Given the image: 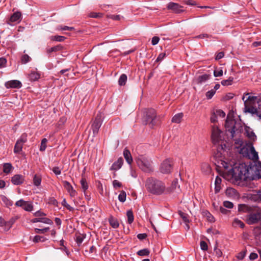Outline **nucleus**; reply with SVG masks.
<instances>
[{"mask_svg": "<svg viewBox=\"0 0 261 261\" xmlns=\"http://www.w3.org/2000/svg\"><path fill=\"white\" fill-rule=\"evenodd\" d=\"M216 164L224 169L221 173L224 178L228 181L234 182L240 180H246L251 177L250 172L254 171L257 178L261 177V162H258L252 167L245 164L237 165L234 162H226L221 158V153L216 155Z\"/></svg>", "mask_w": 261, "mask_h": 261, "instance_id": "1", "label": "nucleus"}, {"mask_svg": "<svg viewBox=\"0 0 261 261\" xmlns=\"http://www.w3.org/2000/svg\"><path fill=\"white\" fill-rule=\"evenodd\" d=\"M211 138L213 143L215 145L218 146L217 152L215 153L214 155V163L216 166L217 167V169L221 173H222V171L224 170V169H223L222 168H220L216 164V163L217 161L216 159V155L218 153H221V158H223V160L225 161L226 162H228L227 160L224 157L226 145L225 144V142L224 141V133L217 127L214 126L212 128Z\"/></svg>", "mask_w": 261, "mask_h": 261, "instance_id": "2", "label": "nucleus"}, {"mask_svg": "<svg viewBox=\"0 0 261 261\" xmlns=\"http://www.w3.org/2000/svg\"><path fill=\"white\" fill-rule=\"evenodd\" d=\"M145 186L147 191L153 195H160L168 191L164 182L153 177L148 178L146 180Z\"/></svg>", "mask_w": 261, "mask_h": 261, "instance_id": "3", "label": "nucleus"}, {"mask_svg": "<svg viewBox=\"0 0 261 261\" xmlns=\"http://www.w3.org/2000/svg\"><path fill=\"white\" fill-rule=\"evenodd\" d=\"M246 93L242 97L245 107H249V111L256 114L261 119V99L256 96H248Z\"/></svg>", "mask_w": 261, "mask_h": 261, "instance_id": "4", "label": "nucleus"}, {"mask_svg": "<svg viewBox=\"0 0 261 261\" xmlns=\"http://www.w3.org/2000/svg\"><path fill=\"white\" fill-rule=\"evenodd\" d=\"M226 131L230 133V136L233 138L238 134H240L243 129V126L241 123L235 121L230 116V114L227 115L225 122Z\"/></svg>", "mask_w": 261, "mask_h": 261, "instance_id": "5", "label": "nucleus"}, {"mask_svg": "<svg viewBox=\"0 0 261 261\" xmlns=\"http://www.w3.org/2000/svg\"><path fill=\"white\" fill-rule=\"evenodd\" d=\"M139 167L145 172H149L152 170L151 162L146 156L139 155L136 159Z\"/></svg>", "mask_w": 261, "mask_h": 261, "instance_id": "6", "label": "nucleus"}, {"mask_svg": "<svg viewBox=\"0 0 261 261\" xmlns=\"http://www.w3.org/2000/svg\"><path fill=\"white\" fill-rule=\"evenodd\" d=\"M240 153L244 156L254 161H257L258 159L257 152L255 150L253 146H247L243 147L240 150Z\"/></svg>", "mask_w": 261, "mask_h": 261, "instance_id": "7", "label": "nucleus"}, {"mask_svg": "<svg viewBox=\"0 0 261 261\" xmlns=\"http://www.w3.org/2000/svg\"><path fill=\"white\" fill-rule=\"evenodd\" d=\"M261 220V210L256 209L250 212L247 216V222L248 224H253L257 223Z\"/></svg>", "mask_w": 261, "mask_h": 261, "instance_id": "8", "label": "nucleus"}, {"mask_svg": "<svg viewBox=\"0 0 261 261\" xmlns=\"http://www.w3.org/2000/svg\"><path fill=\"white\" fill-rule=\"evenodd\" d=\"M173 162L170 159L164 160L161 165L160 171L163 174L170 173L172 170Z\"/></svg>", "mask_w": 261, "mask_h": 261, "instance_id": "9", "label": "nucleus"}, {"mask_svg": "<svg viewBox=\"0 0 261 261\" xmlns=\"http://www.w3.org/2000/svg\"><path fill=\"white\" fill-rule=\"evenodd\" d=\"M27 141V135L23 134L17 141L14 148L15 153H19L22 149L23 145Z\"/></svg>", "mask_w": 261, "mask_h": 261, "instance_id": "10", "label": "nucleus"}, {"mask_svg": "<svg viewBox=\"0 0 261 261\" xmlns=\"http://www.w3.org/2000/svg\"><path fill=\"white\" fill-rule=\"evenodd\" d=\"M16 206L22 207L24 211L31 212L33 210V205L32 202L25 201L21 199L17 201L15 204Z\"/></svg>", "mask_w": 261, "mask_h": 261, "instance_id": "11", "label": "nucleus"}, {"mask_svg": "<svg viewBox=\"0 0 261 261\" xmlns=\"http://www.w3.org/2000/svg\"><path fill=\"white\" fill-rule=\"evenodd\" d=\"M156 118V112L153 109H149L146 112V123L151 124L152 126L155 124V120Z\"/></svg>", "mask_w": 261, "mask_h": 261, "instance_id": "12", "label": "nucleus"}, {"mask_svg": "<svg viewBox=\"0 0 261 261\" xmlns=\"http://www.w3.org/2000/svg\"><path fill=\"white\" fill-rule=\"evenodd\" d=\"M64 188L69 194L71 198L74 197L76 194V191L73 189L72 185L67 181L64 180L62 181Z\"/></svg>", "mask_w": 261, "mask_h": 261, "instance_id": "13", "label": "nucleus"}, {"mask_svg": "<svg viewBox=\"0 0 261 261\" xmlns=\"http://www.w3.org/2000/svg\"><path fill=\"white\" fill-rule=\"evenodd\" d=\"M167 8L171 10L174 12L178 13L184 11L183 7L177 3L173 2L169 3L167 5Z\"/></svg>", "mask_w": 261, "mask_h": 261, "instance_id": "14", "label": "nucleus"}, {"mask_svg": "<svg viewBox=\"0 0 261 261\" xmlns=\"http://www.w3.org/2000/svg\"><path fill=\"white\" fill-rule=\"evenodd\" d=\"M24 181V177L21 174H15L11 178V182L14 185H20Z\"/></svg>", "mask_w": 261, "mask_h": 261, "instance_id": "15", "label": "nucleus"}, {"mask_svg": "<svg viewBox=\"0 0 261 261\" xmlns=\"http://www.w3.org/2000/svg\"><path fill=\"white\" fill-rule=\"evenodd\" d=\"M5 85L7 88H20L22 84L19 81L11 80L7 82Z\"/></svg>", "mask_w": 261, "mask_h": 261, "instance_id": "16", "label": "nucleus"}, {"mask_svg": "<svg viewBox=\"0 0 261 261\" xmlns=\"http://www.w3.org/2000/svg\"><path fill=\"white\" fill-rule=\"evenodd\" d=\"M226 195L230 198H237L239 197L237 191L233 188H228L225 191Z\"/></svg>", "mask_w": 261, "mask_h": 261, "instance_id": "17", "label": "nucleus"}, {"mask_svg": "<svg viewBox=\"0 0 261 261\" xmlns=\"http://www.w3.org/2000/svg\"><path fill=\"white\" fill-rule=\"evenodd\" d=\"M245 134L250 140L254 141L256 139V136L252 129L248 126H245Z\"/></svg>", "mask_w": 261, "mask_h": 261, "instance_id": "18", "label": "nucleus"}, {"mask_svg": "<svg viewBox=\"0 0 261 261\" xmlns=\"http://www.w3.org/2000/svg\"><path fill=\"white\" fill-rule=\"evenodd\" d=\"M37 218L32 220L33 223L41 222L47 224H52L53 222L51 220L45 217H36Z\"/></svg>", "mask_w": 261, "mask_h": 261, "instance_id": "19", "label": "nucleus"}, {"mask_svg": "<svg viewBox=\"0 0 261 261\" xmlns=\"http://www.w3.org/2000/svg\"><path fill=\"white\" fill-rule=\"evenodd\" d=\"M123 160L122 158H119L116 162H115L111 167L112 170H119L123 165Z\"/></svg>", "mask_w": 261, "mask_h": 261, "instance_id": "20", "label": "nucleus"}, {"mask_svg": "<svg viewBox=\"0 0 261 261\" xmlns=\"http://www.w3.org/2000/svg\"><path fill=\"white\" fill-rule=\"evenodd\" d=\"M21 14L20 12H16L14 13L10 17L8 23L11 24L10 22H19L21 20Z\"/></svg>", "mask_w": 261, "mask_h": 261, "instance_id": "21", "label": "nucleus"}, {"mask_svg": "<svg viewBox=\"0 0 261 261\" xmlns=\"http://www.w3.org/2000/svg\"><path fill=\"white\" fill-rule=\"evenodd\" d=\"M102 123L99 119L95 120L92 125V129L94 134H97L101 125Z\"/></svg>", "mask_w": 261, "mask_h": 261, "instance_id": "22", "label": "nucleus"}, {"mask_svg": "<svg viewBox=\"0 0 261 261\" xmlns=\"http://www.w3.org/2000/svg\"><path fill=\"white\" fill-rule=\"evenodd\" d=\"M123 154L126 161L128 164L130 165L133 162V159L130 151L127 149L125 148Z\"/></svg>", "mask_w": 261, "mask_h": 261, "instance_id": "23", "label": "nucleus"}, {"mask_svg": "<svg viewBox=\"0 0 261 261\" xmlns=\"http://www.w3.org/2000/svg\"><path fill=\"white\" fill-rule=\"evenodd\" d=\"M42 181V177L40 175L35 174L33 177V184L34 186L38 188L40 185Z\"/></svg>", "mask_w": 261, "mask_h": 261, "instance_id": "24", "label": "nucleus"}, {"mask_svg": "<svg viewBox=\"0 0 261 261\" xmlns=\"http://www.w3.org/2000/svg\"><path fill=\"white\" fill-rule=\"evenodd\" d=\"M211 75L208 74H204L197 77V81L198 84H202L208 81Z\"/></svg>", "mask_w": 261, "mask_h": 261, "instance_id": "25", "label": "nucleus"}, {"mask_svg": "<svg viewBox=\"0 0 261 261\" xmlns=\"http://www.w3.org/2000/svg\"><path fill=\"white\" fill-rule=\"evenodd\" d=\"M14 168L10 163H4L3 164V172L6 174H8L12 172Z\"/></svg>", "mask_w": 261, "mask_h": 261, "instance_id": "26", "label": "nucleus"}, {"mask_svg": "<svg viewBox=\"0 0 261 261\" xmlns=\"http://www.w3.org/2000/svg\"><path fill=\"white\" fill-rule=\"evenodd\" d=\"M184 114L182 113H179L175 114L172 118V122L175 123H179L183 118Z\"/></svg>", "mask_w": 261, "mask_h": 261, "instance_id": "27", "label": "nucleus"}, {"mask_svg": "<svg viewBox=\"0 0 261 261\" xmlns=\"http://www.w3.org/2000/svg\"><path fill=\"white\" fill-rule=\"evenodd\" d=\"M40 77V73L36 71H32L29 74V78L31 81H37Z\"/></svg>", "mask_w": 261, "mask_h": 261, "instance_id": "28", "label": "nucleus"}, {"mask_svg": "<svg viewBox=\"0 0 261 261\" xmlns=\"http://www.w3.org/2000/svg\"><path fill=\"white\" fill-rule=\"evenodd\" d=\"M75 237H76V242L77 244L79 245H80L83 242L84 240L85 239L86 234L84 233H76Z\"/></svg>", "mask_w": 261, "mask_h": 261, "instance_id": "29", "label": "nucleus"}, {"mask_svg": "<svg viewBox=\"0 0 261 261\" xmlns=\"http://www.w3.org/2000/svg\"><path fill=\"white\" fill-rule=\"evenodd\" d=\"M150 254V251L147 248H144L139 250L137 252V254L140 256H148Z\"/></svg>", "mask_w": 261, "mask_h": 261, "instance_id": "30", "label": "nucleus"}, {"mask_svg": "<svg viewBox=\"0 0 261 261\" xmlns=\"http://www.w3.org/2000/svg\"><path fill=\"white\" fill-rule=\"evenodd\" d=\"M238 211L242 212H249L250 208L245 204H241L238 205Z\"/></svg>", "mask_w": 261, "mask_h": 261, "instance_id": "31", "label": "nucleus"}, {"mask_svg": "<svg viewBox=\"0 0 261 261\" xmlns=\"http://www.w3.org/2000/svg\"><path fill=\"white\" fill-rule=\"evenodd\" d=\"M232 224L235 227H240L241 228H243L245 226L244 223L237 218L234 219Z\"/></svg>", "mask_w": 261, "mask_h": 261, "instance_id": "32", "label": "nucleus"}, {"mask_svg": "<svg viewBox=\"0 0 261 261\" xmlns=\"http://www.w3.org/2000/svg\"><path fill=\"white\" fill-rule=\"evenodd\" d=\"M126 216L127 218V222L129 224H132L134 220V217L132 210H128L126 212Z\"/></svg>", "mask_w": 261, "mask_h": 261, "instance_id": "33", "label": "nucleus"}, {"mask_svg": "<svg viewBox=\"0 0 261 261\" xmlns=\"http://www.w3.org/2000/svg\"><path fill=\"white\" fill-rule=\"evenodd\" d=\"M109 222L111 226L114 228H117L119 227V223L117 219L114 218H111L109 219Z\"/></svg>", "mask_w": 261, "mask_h": 261, "instance_id": "34", "label": "nucleus"}, {"mask_svg": "<svg viewBox=\"0 0 261 261\" xmlns=\"http://www.w3.org/2000/svg\"><path fill=\"white\" fill-rule=\"evenodd\" d=\"M222 180L221 178L218 176H217L215 179V191L216 192H218L220 190V185L221 183Z\"/></svg>", "mask_w": 261, "mask_h": 261, "instance_id": "35", "label": "nucleus"}, {"mask_svg": "<svg viewBox=\"0 0 261 261\" xmlns=\"http://www.w3.org/2000/svg\"><path fill=\"white\" fill-rule=\"evenodd\" d=\"M80 183L81 185L82 188L85 194H86V193H85L86 191L88 188V184L87 182L86 179L82 178L80 181Z\"/></svg>", "mask_w": 261, "mask_h": 261, "instance_id": "36", "label": "nucleus"}, {"mask_svg": "<svg viewBox=\"0 0 261 261\" xmlns=\"http://www.w3.org/2000/svg\"><path fill=\"white\" fill-rule=\"evenodd\" d=\"M179 188V186L178 184V181L177 179H174L172 183L171 189H169L168 188V191H166V193L167 192H170L172 191L175 190L176 189V188Z\"/></svg>", "mask_w": 261, "mask_h": 261, "instance_id": "37", "label": "nucleus"}, {"mask_svg": "<svg viewBox=\"0 0 261 261\" xmlns=\"http://www.w3.org/2000/svg\"><path fill=\"white\" fill-rule=\"evenodd\" d=\"M126 81H127V76L124 74H122L119 77V79L118 81L119 85L120 86L124 85L126 83Z\"/></svg>", "mask_w": 261, "mask_h": 261, "instance_id": "38", "label": "nucleus"}, {"mask_svg": "<svg viewBox=\"0 0 261 261\" xmlns=\"http://www.w3.org/2000/svg\"><path fill=\"white\" fill-rule=\"evenodd\" d=\"M203 215L206 217L207 221L209 222H213L215 221L214 217L208 211L203 212Z\"/></svg>", "mask_w": 261, "mask_h": 261, "instance_id": "39", "label": "nucleus"}, {"mask_svg": "<svg viewBox=\"0 0 261 261\" xmlns=\"http://www.w3.org/2000/svg\"><path fill=\"white\" fill-rule=\"evenodd\" d=\"M62 47L61 45H58L50 47L49 48H48L47 49V52L49 54L52 52H55V51L60 50L62 49Z\"/></svg>", "mask_w": 261, "mask_h": 261, "instance_id": "40", "label": "nucleus"}, {"mask_svg": "<svg viewBox=\"0 0 261 261\" xmlns=\"http://www.w3.org/2000/svg\"><path fill=\"white\" fill-rule=\"evenodd\" d=\"M50 39L53 41H56L59 42H62L64 40L65 37L62 36H53L50 37Z\"/></svg>", "mask_w": 261, "mask_h": 261, "instance_id": "41", "label": "nucleus"}, {"mask_svg": "<svg viewBox=\"0 0 261 261\" xmlns=\"http://www.w3.org/2000/svg\"><path fill=\"white\" fill-rule=\"evenodd\" d=\"M126 193L124 191H122L118 196V199L120 202H124L126 200Z\"/></svg>", "mask_w": 261, "mask_h": 261, "instance_id": "42", "label": "nucleus"}, {"mask_svg": "<svg viewBox=\"0 0 261 261\" xmlns=\"http://www.w3.org/2000/svg\"><path fill=\"white\" fill-rule=\"evenodd\" d=\"M47 142V140L46 138H44L42 140L40 147V150L41 151H43L45 150V149L46 148Z\"/></svg>", "mask_w": 261, "mask_h": 261, "instance_id": "43", "label": "nucleus"}, {"mask_svg": "<svg viewBox=\"0 0 261 261\" xmlns=\"http://www.w3.org/2000/svg\"><path fill=\"white\" fill-rule=\"evenodd\" d=\"M232 81H233V78L232 77H229L228 79L227 80H222L221 81V84L223 85V86H229V85H231L232 83Z\"/></svg>", "mask_w": 261, "mask_h": 261, "instance_id": "44", "label": "nucleus"}, {"mask_svg": "<svg viewBox=\"0 0 261 261\" xmlns=\"http://www.w3.org/2000/svg\"><path fill=\"white\" fill-rule=\"evenodd\" d=\"M223 75V70L221 69H216L214 71V75L215 77H220Z\"/></svg>", "mask_w": 261, "mask_h": 261, "instance_id": "45", "label": "nucleus"}, {"mask_svg": "<svg viewBox=\"0 0 261 261\" xmlns=\"http://www.w3.org/2000/svg\"><path fill=\"white\" fill-rule=\"evenodd\" d=\"M62 204L66 207L67 210L70 211H72L73 210V207H71L69 204H68L65 199H64L62 202Z\"/></svg>", "mask_w": 261, "mask_h": 261, "instance_id": "46", "label": "nucleus"}, {"mask_svg": "<svg viewBox=\"0 0 261 261\" xmlns=\"http://www.w3.org/2000/svg\"><path fill=\"white\" fill-rule=\"evenodd\" d=\"M31 60V58L28 55H24L21 57V62L23 64L29 62Z\"/></svg>", "mask_w": 261, "mask_h": 261, "instance_id": "47", "label": "nucleus"}, {"mask_svg": "<svg viewBox=\"0 0 261 261\" xmlns=\"http://www.w3.org/2000/svg\"><path fill=\"white\" fill-rule=\"evenodd\" d=\"M215 90H211L210 91H208L206 93V98L208 99H211L213 96L214 95V94H215Z\"/></svg>", "mask_w": 261, "mask_h": 261, "instance_id": "48", "label": "nucleus"}, {"mask_svg": "<svg viewBox=\"0 0 261 261\" xmlns=\"http://www.w3.org/2000/svg\"><path fill=\"white\" fill-rule=\"evenodd\" d=\"M113 186L115 189H118L122 187V184L117 180H114L113 181Z\"/></svg>", "mask_w": 261, "mask_h": 261, "instance_id": "49", "label": "nucleus"}, {"mask_svg": "<svg viewBox=\"0 0 261 261\" xmlns=\"http://www.w3.org/2000/svg\"><path fill=\"white\" fill-rule=\"evenodd\" d=\"M58 30H63V31H66V30H68V31H72V30H74V28L73 27H68V26H59L57 28Z\"/></svg>", "mask_w": 261, "mask_h": 261, "instance_id": "50", "label": "nucleus"}, {"mask_svg": "<svg viewBox=\"0 0 261 261\" xmlns=\"http://www.w3.org/2000/svg\"><path fill=\"white\" fill-rule=\"evenodd\" d=\"M217 116H219L221 118H224L225 116V113L221 110H217L215 112Z\"/></svg>", "mask_w": 261, "mask_h": 261, "instance_id": "51", "label": "nucleus"}, {"mask_svg": "<svg viewBox=\"0 0 261 261\" xmlns=\"http://www.w3.org/2000/svg\"><path fill=\"white\" fill-rule=\"evenodd\" d=\"M200 245V248L202 250L206 251L207 250L208 246H207V243L205 242H204L203 241H201Z\"/></svg>", "mask_w": 261, "mask_h": 261, "instance_id": "52", "label": "nucleus"}, {"mask_svg": "<svg viewBox=\"0 0 261 261\" xmlns=\"http://www.w3.org/2000/svg\"><path fill=\"white\" fill-rule=\"evenodd\" d=\"M223 205L224 207L228 208H232L233 206V203L228 201H224Z\"/></svg>", "mask_w": 261, "mask_h": 261, "instance_id": "53", "label": "nucleus"}, {"mask_svg": "<svg viewBox=\"0 0 261 261\" xmlns=\"http://www.w3.org/2000/svg\"><path fill=\"white\" fill-rule=\"evenodd\" d=\"M49 227H46L43 229H39V228H36L35 229V232L36 233H44L47 231L49 230Z\"/></svg>", "mask_w": 261, "mask_h": 261, "instance_id": "54", "label": "nucleus"}, {"mask_svg": "<svg viewBox=\"0 0 261 261\" xmlns=\"http://www.w3.org/2000/svg\"><path fill=\"white\" fill-rule=\"evenodd\" d=\"M53 172L57 175H59L61 173V170L58 167H55L52 169Z\"/></svg>", "mask_w": 261, "mask_h": 261, "instance_id": "55", "label": "nucleus"}, {"mask_svg": "<svg viewBox=\"0 0 261 261\" xmlns=\"http://www.w3.org/2000/svg\"><path fill=\"white\" fill-rule=\"evenodd\" d=\"M7 60L4 58H0V68L5 67Z\"/></svg>", "mask_w": 261, "mask_h": 261, "instance_id": "56", "label": "nucleus"}, {"mask_svg": "<svg viewBox=\"0 0 261 261\" xmlns=\"http://www.w3.org/2000/svg\"><path fill=\"white\" fill-rule=\"evenodd\" d=\"M166 57V54L164 53H161L158 57L156 61L160 62L163 60V59Z\"/></svg>", "mask_w": 261, "mask_h": 261, "instance_id": "57", "label": "nucleus"}, {"mask_svg": "<svg viewBox=\"0 0 261 261\" xmlns=\"http://www.w3.org/2000/svg\"><path fill=\"white\" fill-rule=\"evenodd\" d=\"M34 215L35 217H43V216H46V214L45 213H44L43 212H41L40 211H38L36 212L34 214Z\"/></svg>", "mask_w": 261, "mask_h": 261, "instance_id": "58", "label": "nucleus"}, {"mask_svg": "<svg viewBox=\"0 0 261 261\" xmlns=\"http://www.w3.org/2000/svg\"><path fill=\"white\" fill-rule=\"evenodd\" d=\"M243 141L241 139L235 140V144L237 145V148H239L240 146H241L243 144Z\"/></svg>", "mask_w": 261, "mask_h": 261, "instance_id": "59", "label": "nucleus"}, {"mask_svg": "<svg viewBox=\"0 0 261 261\" xmlns=\"http://www.w3.org/2000/svg\"><path fill=\"white\" fill-rule=\"evenodd\" d=\"M159 38L158 37H153L152 38V40H151V43L152 45H155L156 44H157L159 41Z\"/></svg>", "mask_w": 261, "mask_h": 261, "instance_id": "60", "label": "nucleus"}, {"mask_svg": "<svg viewBox=\"0 0 261 261\" xmlns=\"http://www.w3.org/2000/svg\"><path fill=\"white\" fill-rule=\"evenodd\" d=\"M35 242H38L39 241H43V238L40 236H36L33 240Z\"/></svg>", "mask_w": 261, "mask_h": 261, "instance_id": "61", "label": "nucleus"}, {"mask_svg": "<svg viewBox=\"0 0 261 261\" xmlns=\"http://www.w3.org/2000/svg\"><path fill=\"white\" fill-rule=\"evenodd\" d=\"M184 3L190 6H194L196 5L195 2L192 0H185Z\"/></svg>", "mask_w": 261, "mask_h": 261, "instance_id": "62", "label": "nucleus"}, {"mask_svg": "<svg viewBox=\"0 0 261 261\" xmlns=\"http://www.w3.org/2000/svg\"><path fill=\"white\" fill-rule=\"evenodd\" d=\"M217 116L216 115L215 113H214L211 117V121L212 123H215L217 121Z\"/></svg>", "mask_w": 261, "mask_h": 261, "instance_id": "63", "label": "nucleus"}, {"mask_svg": "<svg viewBox=\"0 0 261 261\" xmlns=\"http://www.w3.org/2000/svg\"><path fill=\"white\" fill-rule=\"evenodd\" d=\"M224 53L223 52L219 53L216 57V60H218L222 59L224 57Z\"/></svg>", "mask_w": 261, "mask_h": 261, "instance_id": "64", "label": "nucleus"}]
</instances>
